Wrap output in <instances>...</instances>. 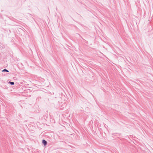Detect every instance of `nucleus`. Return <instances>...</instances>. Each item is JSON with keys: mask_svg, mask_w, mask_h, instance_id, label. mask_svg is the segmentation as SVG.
<instances>
[{"mask_svg": "<svg viewBox=\"0 0 153 153\" xmlns=\"http://www.w3.org/2000/svg\"><path fill=\"white\" fill-rule=\"evenodd\" d=\"M42 143L45 146H46L47 144V142L46 141L44 140H43L42 141Z\"/></svg>", "mask_w": 153, "mask_h": 153, "instance_id": "f257e3e1", "label": "nucleus"}, {"mask_svg": "<svg viewBox=\"0 0 153 153\" xmlns=\"http://www.w3.org/2000/svg\"><path fill=\"white\" fill-rule=\"evenodd\" d=\"M9 83L10 84L12 85H13L14 84V83L13 82H9Z\"/></svg>", "mask_w": 153, "mask_h": 153, "instance_id": "f03ea898", "label": "nucleus"}, {"mask_svg": "<svg viewBox=\"0 0 153 153\" xmlns=\"http://www.w3.org/2000/svg\"><path fill=\"white\" fill-rule=\"evenodd\" d=\"M2 71L3 72H8V71L6 70V69H4Z\"/></svg>", "mask_w": 153, "mask_h": 153, "instance_id": "7ed1b4c3", "label": "nucleus"}]
</instances>
